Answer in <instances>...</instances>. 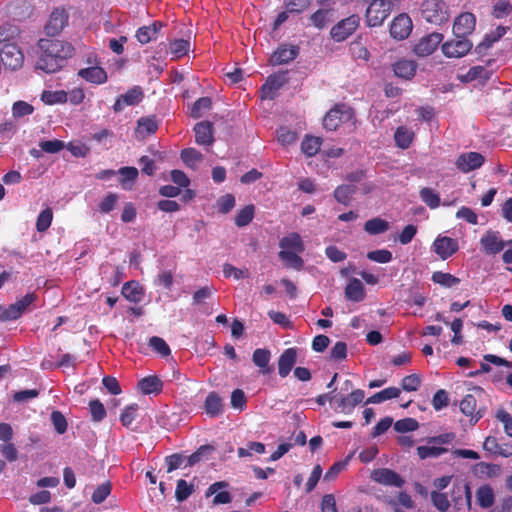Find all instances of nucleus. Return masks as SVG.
Instances as JSON below:
<instances>
[{
  "label": "nucleus",
  "mask_w": 512,
  "mask_h": 512,
  "mask_svg": "<svg viewBox=\"0 0 512 512\" xmlns=\"http://www.w3.org/2000/svg\"><path fill=\"white\" fill-rule=\"evenodd\" d=\"M40 50L36 68L46 73H55L60 70L66 60L74 54V47L67 41L59 39H40Z\"/></svg>",
  "instance_id": "nucleus-1"
},
{
  "label": "nucleus",
  "mask_w": 512,
  "mask_h": 512,
  "mask_svg": "<svg viewBox=\"0 0 512 512\" xmlns=\"http://www.w3.org/2000/svg\"><path fill=\"white\" fill-rule=\"evenodd\" d=\"M423 19L435 25H441L449 20V8L444 0H424L420 6Z\"/></svg>",
  "instance_id": "nucleus-2"
},
{
  "label": "nucleus",
  "mask_w": 512,
  "mask_h": 512,
  "mask_svg": "<svg viewBox=\"0 0 512 512\" xmlns=\"http://www.w3.org/2000/svg\"><path fill=\"white\" fill-rule=\"evenodd\" d=\"M450 505L458 512H468L471 510L472 492L468 482L456 481L451 489Z\"/></svg>",
  "instance_id": "nucleus-3"
},
{
  "label": "nucleus",
  "mask_w": 512,
  "mask_h": 512,
  "mask_svg": "<svg viewBox=\"0 0 512 512\" xmlns=\"http://www.w3.org/2000/svg\"><path fill=\"white\" fill-rule=\"evenodd\" d=\"M391 12L389 0H373L366 9V23L369 27H378L388 18Z\"/></svg>",
  "instance_id": "nucleus-4"
},
{
  "label": "nucleus",
  "mask_w": 512,
  "mask_h": 512,
  "mask_svg": "<svg viewBox=\"0 0 512 512\" xmlns=\"http://www.w3.org/2000/svg\"><path fill=\"white\" fill-rule=\"evenodd\" d=\"M353 117V111L344 104H337L331 108L323 118V127L328 131H335L345 122Z\"/></svg>",
  "instance_id": "nucleus-5"
},
{
  "label": "nucleus",
  "mask_w": 512,
  "mask_h": 512,
  "mask_svg": "<svg viewBox=\"0 0 512 512\" xmlns=\"http://www.w3.org/2000/svg\"><path fill=\"white\" fill-rule=\"evenodd\" d=\"M360 17L356 14L337 22L330 30L331 38L336 42H343L359 27Z\"/></svg>",
  "instance_id": "nucleus-6"
},
{
  "label": "nucleus",
  "mask_w": 512,
  "mask_h": 512,
  "mask_svg": "<svg viewBox=\"0 0 512 512\" xmlns=\"http://www.w3.org/2000/svg\"><path fill=\"white\" fill-rule=\"evenodd\" d=\"M472 42L467 37H455L442 44V53L448 58H461L472 49Z\"/></svg>",
  "instance_id": "nucleus-7"
},
{
  "label": "nucleus",
  "mask_w": 512,
  "mask_h": 512,
  "mask_svg": "<svg viewBox=\"0 0 512 512\" xmlns=\"http://www.w3.org/2000/svg\"><path fill=\"white\" fill-rule=\"evenodd\" d=\"M0 59L3 65L11 70L20 68L24 61V55L18 43L5 44L0 50Z\"/></svg>",
  "instance_id": "nucleus-8"
},
{
  "label": "nucleus",
  "mask_w": 512,
  "mask_h": 512,
  "mask_svg": "<svg viewBox=\"0 0 512 512\" xmlns=\"http://www.w3.org/2000/svg\"><path fill=\"white\" fill-rule=\"evenodd\" d=\"M69 14L64 7L55 8L45 25V32L48 36H56L67 26Z\"/></svg>",
  "instance_id": "nucleus-9"
},
{
  "label": "nucleus",
  "mask_w": 512,
  "mask_h": 512,
  "mask_svg": "<svg viewBox=\"0 0 512 512\" xmlns=\"http://www.w3.org/2000/svg\"><path fill=\"white\" fill-rule=\"evenodd\" d=\"M432 250L440 259L446 260L459 250V244L454 238L439 235L432 243Z\"/></svg>",
  "instance_id": "nucleus-10"
},
{
  "label": "nucleus",
  "mask_w": 512,
  "mask_h": 512,
  "mask_svg": "<svg viewBox=\"0 0 512 512\" xmlns=\"http://www.w3.org/2000/svg\"><path fill=\"white\" fill-rule=\"evenodd\" d=\"M286 74V71H282L268 76L261 87V97L263 99H274L279 89L288 81Z\"/></svg>",
  "instance_id": "nucleus-11"
},
{
  "label": "nucleus",
  "mask_w": 512,
  "mask_h": 512,
  "mask_svg": "<svg viewBox=\"0 0 512 512\" xmlns=\"http://www.w3.org/2000/svg\"><path fill=\"white\" fill-rule=\"evenodd\" d=\"M443 35L438 32L430 33L422 37L413 48L416 55L425 57L431 55L442 42Z\"/></svg>",
  "instance_id": "nucleus-12"
},
{
  "label": "nucleus",
  "mask_w": 512,
  "mask_h": 512,
  "mask_svg": "<svg viewBox=\"0 0 512 512\" xmlns=\"http://www.w3.org/2000/svg\"><path fill=\"white\" fill-rule=\"evenodd\" d=\"M476 17L471 12H463L458 15L453 24L455 37H468L475 30Z\"/></svg>",
  "instance_id": "nucleus-13"
},
{
  "label": "nucleus",
  "mask_w": 512,
  "mask_h": 512,
  "mask_svg": "<svg viewBox=\"0 0 512 512\" xmlns=\"http://www.w3.org/2000/svg\"><path fill=\"white\" fill-rule=\"evenodd\" d=\"M480 245L484 253L495 255L504 249L507 245V241L502 240L498 231L488 230L481 237Z\"/></svg>",
  "instance_id": "nucleus-14"
},
{
  "label": "nucleus",
  "mask_w": 512,
  "mask_h": 512,
  "mask_svg": "<svg viewBox=\"0 0 512 512\" xmlns=\"http://www.w3.org/2000/svg\"><path fill=\"white\" fill-rule=\"evenodd\" d=\"M485 162V158L481 153L478 152H466L462 153L456 159L455 165L457 169L463 173L480 168Z\"/></svg>",
  "instance_id": "nucleus-15"
},
{
  "label": "nucleus",
  "mask_w": 512,
  "mask_h": 512,
  "mask_svg": "<svg viewBox=\"0 0 512 512\" xmlns=\"http://www.w3.org/2000/svg\"><path fill=\"white\" fill-rule=\"evenodd\" d=\"M364 397L365 393L361 389L353 390L347 396L338 397L336 395V399H334L337 404L335 410L345 414L351 413L355 406L363 401Z\"/></svg>",
  "instance_id": "nucleus-16"
},
{
  "label": "nucleus",
  "mask_w": 512,
  "mask_h": 512,
  "mask_svg": "<svg viewBox=\"0 0 512 512\" xmlns=\"http://www.w3.org/2000/svg\"><path fill=\"white\" fill-rule=\"evenodd\" d=\"M413 29L411 18L407 14H400L395 17L390 25V34L394 39H406Z\"/></svg>",
  "instance_id": "nucleus-17"
},
{
  "label": "nucleus",
  "mask_w": 512,
  "mask_h": 512,
  "mask_svg": "<svg viewBox=\"0 0 512 512\" xmlns=\"http://www.w3.org/2000/svg\"><path fill=\"white\" fill-rule=\"evenodd\" d=\"M299 54V47L296 45H280L270 56L269 63L272 66L287 64L293 61Z\"/></svg>",
  "instance_id": "nucleus-18"
},
{
  "label": "nucleus",
  "mask_w": 512,
  "mask_h": 512,
  "mask_svg": "<svg viewBox=\"0 0 512 512\" xmlns=\"http://www.w3.org/2000/svg\"><path fill=\"white\" fill-rule=\"evenodd\" d=\"M370 477L374 482L387 486L400 488L404 485V480L401 476L388 468L375 469Z\"/></svg>",
  "instance_id": "nucleus-19"
},
{
  "label": "nucleus",
  "mask_w": 512,
  "mask_h": 512,
  "mask_svg": "<svg viewBox=\"0 0 512 512\" xmlns=\"http://www.w3.org/2000/svg\"><path fill=\"white\" fill-rule=\"evenodd\" d=\"M144 93L141 87L134 86L129 89L125 94L120 95L114 105L113 110L116 113L121 112L125 106H134L142 101Z\"/></svg>",
  "instance_id": "nucleus-20"
},
{
  "label": "nucleus",
  "mask_w": 512,
  "mask_h": 512,
  "mask_svg": "<svg viewBox=\"0 0 512 512\" xmlns=\"http://www.w3.org/2000/svg\"><path fill=\"white\" fill-rule=\"evenodd\" d=\"M298 349L295 347L285 349L278 358V374L281 378L287 377L297 362Z\"/></svg>",
  "instance_id": "nucleus-21"
},
{
  "label": "nucleus",
  "mask_w": 512,
  "mask_h": 512,
  "mask_svg": "<svg viewBox=\"0 0 512 512\" xmlns=\"http://www.w3.org/2000/svg\"><path fill=\"white\" fill-rule=\"evenodd\" d=\"M460 411L470 417V422L476 424L484 415V410L477 409V400L474 395L467 394L460 402Z\"/></svg>",
  "instance_id": "nucleus-22"
},
{
  "label": "nucleus",
  "mask_w": 512,
  "mask_h": 512,
  "mask_svg": "<svg viewBox=\"0 0 512 512\" xmlns=\"http://www.w3.org/2000/svg\"><path fill=\"white\" fill-rule=\"evenodd\" d=\"M483 449L491 454L508 458L512 456V444L509 442L499 443L494 436H488L484 440Z\"/></svg>",
  "instance_id": "nucleus-23"
},
{
  "label": "nucleus",
  "mask_w": 512,
  "mask_h": 512,
  "mask_svg": "<svg viewBox=\"0 0 512 512\" xmlns=\"http://www.w3.org/2000/svg\"><path fill=\"white\" fill-rule=\"evenodd\" d=\"M213 124L209 121L199 122L194 127L195 142L202 146H211L214 142Z\"/></svg>",
  "instance_id": "nucleus-24"
},
{
  "label": "nucleus",
  "mask_w": 512,
  "mask_h": 512,
  "mask_svg": "<svg viewBox=\"0 0 512 512\" xmlns=\"http://www.w3.org/2000/svg\"><path fill=\"white\" fill-rule=\"evenodd\" d=\"M417 70V63L413 60L401 59L393 64L394 74L402 79H412Z\"/></svg>",
  "instance_id": "nucleus-25"
},
{
  "label": "nucleus",
  "mask_w": 512,
  "mask_h": 512,
  "mask_svg": "<svg viewBox=\"0 0 512 512\" xmlns=\"http://www.w3.org/2000/svg\"><path fill=\"white\" fill-rule=\"evenodd\" d=\"M223 401L215 391L210 392L204 401V410L209 417H218L223 413Z\"/></svg>",
  "instance_id": "nucleus-26"
},
{
  "label": "nucleus",
  "mask_w": 512,
  "mask_h": 512,
  "mask_svg": "<svg viewBox=\"0 0 512 512\" xmlns=\"http://www.w3.org/2000/svg\"><path fill=\"white\" fill-rule=\"evenodd\" d=\"M137 387L144 394H159L163 389L162 380L156 376H147L138 381Z\"/></svg>",
  "instance_id": "nucleus-27"
},
{
  "label": "nucleus",
  "mask_w": 512,
  "mask_h": 512,
  "mask_svg": "<svg viewBox=\"0 0 512 512\" xmlns=\"http://www.w3.org/2000/svg\"><path fill=\"white\" fill-rule=\"evenodd\" d=\"M163 24L160 21H154L152 24L142 26L136 31V38L141 44H147L157 38Z\"/></svg>",
  "instance_id": "nucleus-28"
},
{
  "label": "nucleus",
  "mask_w": 512,
  "mask_h": 512,
  "mask_svg": "<svg viewBox=\"0 0 512 512\" xmlns=\"http://www.w3.org/2000/svg\"><path fill=\"white\" fill-rule=\"evenodd\" d=\"M78 75L93 84H103L107 81L106 71L99 66L88 67L79 70Z\"/></svg>",
  "instance_id": "nucleus-29"
},
{
  "label": "nucleus",
  "mask_w": 512,
  "mask_h": 512,
  "mask_svg": "<svg viewBox=\"0 0 512 512\" xmlns=\"http://www.w3.org/2000/svg\"><path fill=\"white\" fill-rule=\"evenodd\" d=\"M366 296L365 288L362 282L357 278L349 280L345 287V297L353 302H360Z\"/></svg>",
  "instance_id": "nucleus-30"
},
{
  "label": "nucleus",
  "mask_w": 512,
  "mask_h": 512,
  "mask_svg": "<svg viewBox=\"0 0 512 512\" xmlns=\"http://www.w3.org/2000/svg\"><path fill=\"white\" fill-rule=\"evenodd\" d=\"M271 352L268 349L257 348L252 354L253 363L261 369L263 374H269L273 368L269 366Z\"/></svg>",
  "instance_id": "nucleus-31"
},
{
  "label": "nucleus",
  "mask_w": 512,
  "mask_h": 512,
  "mask_svg": "<svg viewBox=\"0 0 512 512\" xmlns=\"http://www.w3.org/2000/svg\"><path fill=\"white\" fill-rule=\"evenodd\" d=\"M333 9L320 8L312 13L309 17V25L317 29H323L332 21Z\"/></svg>",
  "instance_id": "nucleus-32"
},
{
  "label": "nucleus",
  "mask_w": 512,
  "mask_h": 512,
  "mask_svg": "<svg viewBox=\"0 0 512 512\" xmlns=\"http://www.w3.org/2000/svg\"><path fill=\"white\" fill-rule=\"evenodd\" d=\"M20 30L16 25L4 23L0 26V45L18 43Z\"/></svg>",
  "instance_id": "nucleus-33"
},
{
  "label": "nucleus",
  "mask_w": 512,
  "mask_h": 512,
  "mask_svg": "<svg viewBox=\"0 0 512 512\" xmlns=\"http://www.w3.org/2000/svg\"><path fill=\"white\" fill-rule=\"evenodd\" d=\"M279 246L282 249L281 251H294L298 253H302L304 251V244L299 234L297 233H291L286 237H283L280 242Z\"/></svg>",
  "instance_id": "nucleus-34"
},
{
  "label": "nucleus",
  "mask_w": 512,
  "mask_h": 512,
  "mask_svg": "<svg viewBox=\"0 0 512 512\" xmlns=\"http://www.w3.org/2000/svg\"><path fill=\"white\" fill-rule=\"evenodd\" d=\"M478 505L483 509H488L494 505L495 495L489 485L480 486L476 491Z\"/></svg>",
  "instance_id": "nucleus-35"
},
{
  "label": "nucleus",
  "mask_w": 512,
  "mask_h": 512,
  "mask_svg": "<svg viewBox=\"0 0 512 512\" xmlns=\"http://www.w3.org/2000/svg\"><path fill=\"white\" fill-rule=\"evenodd\" d=\"M357 187L354 184H342L334 190V198L343 205H349Z\"/></svg>",
  "instance_id": "nucleus-36"
},
{
  "label": "nucleus",
  "mask_w": 512,
  "mask_h": 512,
  "mask_svg": "<svg viewBox=\"0 0 512 512\" xmlns=\"http://www.w3.org/2000/svg\"><path fill=\"white\" fill-rule=\"evenodd\" d=\"M416 450L417 455L421 460L428 458H438L449 451L448 448L428 443L427 445L418 446Z\"/></svg>",
  "instance_id": "nucleus-37"
},
{
  "label": "nucleus",
  "mask_w": 512,
  "mask_h": 512,
  "mask_svg": "<svg viewBox=\"0 0 512 512\" xmlns=\"http://www.w3.org/2000/svg\"><path fill=\"white\" fill-rule=\"evenodd\" d=\"M389 229L388 221L375 217L365 222L364 230L370 235H378L385 233Z\"/></svg>",
  "instance_id": "nucleus-38"
},
{
  "label": "nucleus",
  "mask_w": 512,
  "mask_h": 512,
  "mask_svg": "<svg viewBox=\"0 0 512 512\" xmlns=\"http://www.w3.org/2000/svg\"><path fill=\"white\" fill-rule=\"evenodd\" d=\"M41 100L47 105L63 104L68 101V93L64 90H44L41 94Z\"/></svg>",
  "instance_id": "nucleus-39"
},
{
  "label": "nucleus",
  "mask_w": 512,
  "mask_h": 512,
  "mask_svg": "<svg viewBox=\"0 0 512 512\" xmlns=\"http://www.w3.org/2000/svg\"><path fill=\"white\" fill-rule=\"evenodd\" d=\"M400 393H401V390L399 388H397V387H388V388H385V389L375 393L374 395L370 396L367 399L366 403L367 404H369V403H373V404L381 403L383 401L399 397Z\"/></svg>",
  "instance_id": "nucleus-40"
},
{
  "label": "nucleus",
  "mask_w": 512,
  "mask_h": 512,
  "mask_svg": "<svg viewBox=\"0 0 512 512\" xmlns=\"http://www.w3.org/2000/svg\"><path fill=\"white\" fill-rule=\"evenodd\" d=\"M414 133L405 126H400L396 129L394 134V140L396 146L401 149H407L412 143Z\"/></svg>",
  "instance_id": "nucleus-41"
},
{
  "label": "nucleus",
  "mask_w": 512,
  "mask_h": 512,
  "mask_svg": "<svg viewBox=\"0 0 512 512\" xmlns=\"http://www.w3.org/2000/svg\"><path fill=\"white\" fill-rule=\"evenodd\" d=\"M321 144V138L306 135L305 138L302 140L301 150L306 156L312 157L319 152Z\"/></svg>",
  "instance_id": "nucleus-42"
},
{
  "label": "nucleus",
  "mask_w": 512,
  "mask_h": 512,
  "mask_svg": "<svg viewBox=\"0 0 512 512\" xmlns=\"http://www.w3.org/2000/svg\"><path fill=\"white\" fill-rule=\"evenodd\" d=\"M122 295L130 302L138 303L141 300L142 289L135 281H128L122 287Z\"/></svg>",
  "instance_id": "nucleus-43"
},
{
  "label": "nucleus",
  "mask_w": 512,
  "mask_h": 512,
  "mask_svg": "<svg viewBox=\"0 0 512 512\" xmlns=\"http://www.w3.org/2000/svg\"><path fill=\"white\" fill-rule=\"evenodd\" d=\"M255 215V206L253 204L246 205L240 209L235 215V225L237 227H245L249 225Z\"/></svg>",
  "instance_id": "nucleus-44"
},
{
  "label": "nucleus",
  "mask_w": 512,
  "mask_h": 512,
  "mask_svg": "<svg viewBox=\"0 0 512 512\" xmlns=\"http://www.w3.org/2000/svg\"><path fill=\"white\" fill-rule=\"evenodd\" d=\"M120 174V184L123 189H131L133 183L138 177V170L135 167H122L118 170Z\"/></svg>",
  "instance_id": "nucleus-45"
},
{
  "label": "nucleus",
  "mask_w": 512,
  "mask_h": 512,
  "mask_svg": "<svg viewBox=\"0 0 512 512\" xmlns=\"http://www.w3.org/2000/svg\"><path fill=\"white\" fill-rule=\"evenodd\" d=\"M431 280L439 284L443 287L449 288L452 286H456L460 283V279L450 273H445L442 271H435L432 274Z\"/></svg>",
  "instance_id": "nucleus-46"
},
{
  "label": "nucleus",
  "mask_w": 512,
  "mask_h": 512,
  "mask_svg": "<svg viewBox=\"0 0 512 512\" xmlns=\"http://www.w3.org/2000/svg\"><path fill=\"white\" fill-rule=\"evenodd\" d=\"M491 77V72L488 71L484 66L471 67L467 73L463 76V81L471 82L474 80L487 81Z\"/></svg>",
  "instance_id": "nucleus-47"
},
{
  "label": "nucleus",
  "mask_w": 512,
  "mask_h": 512,
  "mask_svg": "<svg viewBox=\"0 0 512 512\" xmlns=\"http://www.w3.org/2000/svg\"><path fill=\"white\" fill-rule=\"evenodd\" d=\"M149 347L159 354L161 357H167L170 355L171 350L166 341L158 336H152L148 340Z\"/></svg>",
  "instance_id": "nucleus-48"
},
{
  "label": "nucleus",
  "mask_w": 512,
  "mask_h": 512,
  "mask_svg": "<svg viewBox=\"0 0 512 512\" xmlns=\"http://www.w3.org/2000/svg\"><path fill=\"white\" fill-rule=\"evenodd\" d=\"M180 157L188 167H195V165L203 159V155L195 148L183 149L180 153Z\"/></svg>",
  "instance_id": "nucleus-49"
},
{
  "label": "nucleus",
  "mask_w": 512,
  "mask_h": 512,
  "mask_svg": "<svg viewBox=\"0 0 512 512\" xmlns=\"http://www.w3.org/2000/svg\"><path fill=\"white\" fill-rule=\"evenodd\" d=\"M421 200L431 209L438 208L440 205V197L433 189L424 187L420 190Z\"/></svg>",
  "instance_id": "nucleus-50"
},
{
  "label": "nucleus",
  "mask_w": 512,
  "mask_h": 512,
  "mask_svg": "<svg viewBox=\"0 0 512 512\" xmlns=\"http://www.w3.org/2000/svg\"><path fill=\"white\" fill-rule=\"evenodd\" d=\"M212 107V100L210 97H201L196 100L191 109L192 118H200L203 116L204 111Z\"/></svg>",
  "instance_id": "nucleus-51"
},
{
  "label": "nucleus",
  "mask_w": 512,
  "mask_h": 512,
  "mask_svg": "<svg viewBox=\"0 0 512 512\" xmlns=\"http://www.w3.org/2000/svg\"><path fill=\"white\" fill-rule=\"evenodd\" d=\"M157 122L153 117H142L137 122V131L140 134L150 135L156 132Z\"/></svg>",
  "instance_id": "nucleus-52"
},
{
  "label": "nucleus",
  "mask_w": 512,
  "mask_h": 512,
  "mask_svg": "<svg viewBox=\"0 0 512 512\" xmlns=\"http://www.w3.org/2000/svg\"><path fill=\"white\" fill-rule=\"evenodd\" d=\"M193 491V485L188 484L184 479H180L177 481L175 498L178 502H183L189 498Z\"/></svg>",
  "instance_id": "nucleus-53"
},
{
  "label": "nucleus",
  "mask_w": 512,
  "mask_h": 512,
  "mask_svg": "<svg viewBox=\"0 0 512 512\" xmlns=\"http://www.w3.org/2000/svg\"><path fill=\"white\" fill-rule=\"evenodd\" d=\"M53 212L51 208H46L40 212L36 220V229L38 232H45L51 225Z\"/></svg>",
  "instance_id": "nucleus-54"
},
{
  "label": "nucleus",
  "mask_w": 512,
  "mask_h": 512,
  "mask_svg": "<svg viewBox=\"0 0 512 512\" xmlns=\"http://www.w3.org/2000/svg\"><path fill=\"white\" fill-rule=\"evenodd\" d=\"M89 410L94 422H100L106 417V409L99 399L90 400Z\"/></svg>",
  "instance_id": "nucleus-55"
},
{
  "label": "nucleus",
  "mask_w": 512,
  "mask_h": 512,
  "mask_svg": "<svg viewBox=\"0 0 512 512\" xmlns=\"http://www.w3.org/2000/svg\"><path fill=\"white\" fill-rule=\"evenodd\" d=\"M279 257L281 260L285 261L287 263V265H289L293 268L301 269L303 267V260L298 255V252L288 251V250L280 251Z\"/></svg>",
  "instance_id": "nucleus-56"
},
{
  "label": "nucleus",
  "mask_w": 512,
  "mask_h": 512,
  "mask_svg": "<svg viewBox=\"0 0 512 512\" xmlns=\"http://www.w3.org/2000/svg\"><path fill=\"white\" fill-rule=\"evenodd\" d=\"M112 489V485L110 481H106L99 485L92 494V501L95 504H100L106 500V498L110 495Z\"/></svg>",
  "instance_id": "nucleus-57"
},
{
  "label": "nucleus",
  "mask_w": 512,
  "mask_h": 512,
  "mask_svg": "<svg viewBox=\"0 0 512 512\" xmlns=\"http://www.w3.org/2000/svg\"><path fill=\"white\" fill-rule=\"evenodd\" d=\"M419 428V423L414 418H404L394 423V430L399 433L412 432Z\"/></svg>",
  "instance_id": "nucleus-58"
},
{
  "label": "nucleus",
  "mask_w": 512,
  "mask_h": 512,
  "mask_svg": "<svg viewBox=\"0 0 512 512\" xmlns=\"http://www.w3.org/2000/svg\"><path fill=\"white\" fill-rule=\"evenodd\" d=\"M512 12V5L507 0H498L492 7V15L501 19L508 16Z\"/></svg>",
  "instance_id": "nucleus-59"
},
{
  "label": "nucleus",
  "mask_w": 512,
  "mask_h": 512,
  "mask_svg": "<svg viewBox=\"0 0 512 512\" xmlns=\"http://www.w3.org/2000/svg\"><path fill=\"white\" fill-rule=\"evenodd\" d=\"M190 48V43L188 40L184 39H176L170 43V52L176 58L183 57L187 54Z\"/></svg>",
  "instance_id": "nucleus-60"
},
{
  "label": "nucleus",
  "mask_w": 512,
  "mask_h": 512,
  "mask_svg": "<svg viewBox=\"0 0 512 512\" xmlns=\"http://www.w3.org/2000/svg\"><path fill=\"white\" fill-rule=\"evenodd\" d=\"M431 501L440 512H446L450 507V500L445 493L433 491Z\"/></svg>",
  "instance_id": "nucleus-61"
},
{
  "label": "nucleus",
  "mask_w": 512,
  "mask_h": 512,
  "mask_svg": "<svg viewBox=\"0 0 512 512\" xmlns=\"http://www.w3.org/2000/svg\"><path fill=\"white\" fill-rule=\"evenodd\" d=\"M347 357V344L343 341H338L331 348L329 359L333 361H342Z\"/></svg>",
  "instance_id": "nucleus-62"
},
{
  "label": "nucleus",
  "mask_w": 512,
  "mask_h": 512,
  "mask_svg": "<svg viewBox=\"0 0 512 512\" xmlns=\"http://www.w3.org/2000/svg\"><path fill=\"white\" fill-rule=\"evenodd\" d=\"M235 204V197L232 194H226L217 200L218 211L222 214L229 213L235 207Z\"/></svg>",
  "instance_id": "nucleus-63"
},
{
  "label": "nucleus",
  "mask_w": 512,
  "mask_h": 512,
  "mask_svg": "<svg viewBox=\"0 0 512 512\" xmlns=\"http://www.w3.org/2000/svg\"><path fill=\"white\" fill-rule=\"evenodd\" d=\"M420 385L421 379L417 374L407 375L401 381L402 389L407 392L417 391Z\"/></svg>",
  "instance_id": "nucleus-64"
}]
</instances>
